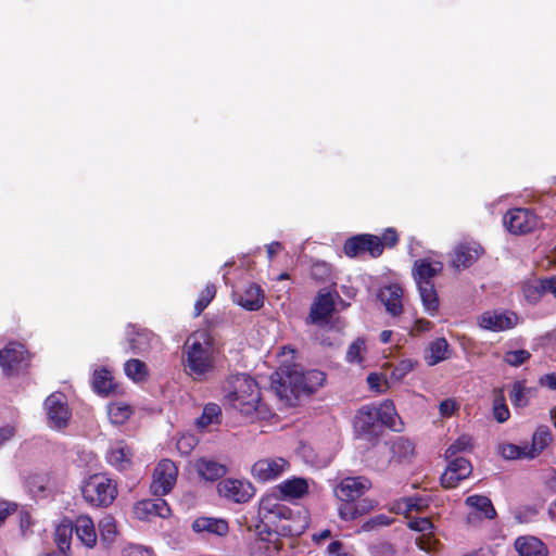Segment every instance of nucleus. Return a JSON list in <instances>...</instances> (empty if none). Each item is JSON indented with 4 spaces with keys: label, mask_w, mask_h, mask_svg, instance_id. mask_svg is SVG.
Wrapping results in <instances>:
<instances>
[{
    "label": "nucleus",
    "mask_w": 556,
    "mask_h": 556,
    "mask_svg": "<svg viewBox=\"0 0 556 556\" xmlns=\"http://www.w3.org/2000/svg\"><path fill=\"white\" fill-rule=\"evenodd\" d=\"M277 375L279 377L277 394L289 406H295L301 396L314 394L326 381L324 371L304 370L300 364L288 359L280 362Z\"/></svg>",
    "instance_id": "nucleus-1"
},
{
    "label": "nucleus",
    "mask_w": 556,
    "mask_h": 556,
    "mask_svg": "<svg viewBox=\"0 0 556 556\" xmlns=\"http://www.w3.org/2000/svg\"><path fill=\"white\" fill-rule=\"evenodd\" d=\"M214 352V340L206 330L190 333L182 346V363L186 371L194 378L212 371Z\"/></svg>",
    "instance_id": "nucleus-2"
},
{
    "label": "nucleus",
    "mask_w": 556,
    "mask_h": 556,
    "mask_svg": "<svg viewBox=\"0 0 556 556\" xmlns=\"http://www.w3.org/2000/svg\"><path fill=\"white\" fill-rule=\"evenodd\" d=\"M224 399L243 415L257 409L261 392L257 382L247 374L229 375L223 386Z\"/></svg>",
    "instance_id": "nucleus-3"
},
{
    "label": "nucleus",
    "mask_w": 556,
    "mask_h": 556,
    "mask_svg": "<svg viewBox=\"0 0 556 556\" xmlns=\"http://www.w3.org/2000/svg\"><path fill=\"white\" fill-rule=\"evenodd\" d=\"M371 488V482L368 478L346 477L337 485L334 493L336 496L342 502L339 507L340 517L344 520H354L359 515L367 513L372 505L363 503L355 504L354 502L365 494Z\"/></svg>",
    "instance_id": "nucleus-4"
},
{
    "label": "nucleus",
    "mask_w": 556,
    "mask_h": 556,
    "mask_svg": "<svg viewBox=\"0 0 556 556\" xmlns=\"http://www.w3.org/2000/svg\"><path fill=\"white\" fill-rule=\"evenodd\" d=\"M81 493L90 505L108 507L117 496V483L104 473H94L85 480Z\"/></svg>",
    "instance_id": "nucleus-5"
},
{
    "label": "nucleus",
    "mask_w": 556,
    "mask_h": 556,
    "mask_svg": "<svg viewBox=\"0 0 556 556\" xmlns=\"http://www.w3.org/2000/svg\"><path fill=\"white\" fill-rule=\"evenodd\" d=\"M286 516H290V507L281 503L276 495L263 496L258 505L260 534L262 535L263 532H266L268 535H277L279 526Z\"/></svg>",
    "instance_id": "nucleus-6"
},
{
    "label": "nucleus",
    "mask_w": 556,
    "mask_h": 556,
    "mask_svg": "<svg viewBox=\"0 0 556 556\" xmlns=\"http://www.w3.org/2000/svg\"><path fill=\"white\" fill-rule=\"evenodd\" d=\"M377 414L376 405L374 404L362 405L356 410L353 426L357 437L371 443L379 439L384 428Z\"/></svg>",
    "instance_id": "nucleus-7"
},
{
    "label": "nucleus",
    "mask_w": 556,
    "mask_h": 556,
    "mask_svg": "<svg viewBox=\"0 0 556 556\" xmlns=\"http://www.w3.org/2000/svg\"><path fill=\"white\" fill-rule=\"evenodd\" d=\"M43 407L48 418V426L51 429L60 431L68 426L72 410L64 393L53 392L48 395L43 402Z\"/></svg>",
    "instance_id": "nucleus-8"
},
{
    "label": "nucleus",
    "mask_w": 556,
    "mask_h": 556,
    "mask_svg": "<svg viewBox=\"0 0 556 556\" xmlns=\"http://www.w3.org/2000/svg\"><path fill=\"white\" fill-rule=\"evenodd\" d=\"M503 223L510 233L526 235L538 228L540 217L530 208L515 207L507 211Z\"/></svg>",
    "instance_id": "nucleus-9"
},
{
    "label": "nucleus",
    "mask_w": 556,
    "mask_h": 556,
    "mask_svg": "<svg viewBox=\"0 0 556 556\" xmlns=\"http://www.w3.org/2000/svg\"><path fill=\"white\" fill-rule=\"evenodd\" d=\"M343 253L350 257H358L368 253L372 258L382 255L379 237L370 233H359L348 238L343 243Z\"/></svg>",
    "instance_id": "nucleus-10"
},
{
    "label": "nucleus",
    "mask_w": 556,
    "mask_h": 556,
    "mask_svg": "<svg viewBox=\"0 0 556 556\" xmlns=\"http://www.w3.org/2000/svg\"><path fill=\"white\" fill-rule=\"evenodd\" d=\"M178 468L168 458L161 459L154 468L150 491L155 496L168 494L176 484Z\"/></svg>",
    "instance_id": "nucleus-11"
},
{
    "label": "nucleus",
    "mask_w": 556,
    "mask_h": 556,
    "mask_svg": "<svg viewBox=\"0 0 556 556\" xmlns=\"http://www.w3.org/2000/svg\"><path fill=\"white\" fill-rule=\"evenodd\" d=\"M28 366V353L24 345L9 343L0 350V367L8 377L17 375Z\"/></svg>",
    "instance_id": "nucleus-12"
},
{
    "label": "nucleus",
    "mask_w": 556,
    "mask_h": 556,
    "mask_svg": "<svg viewBox=\"0 0 556 556\" xmlns=\"http://www.w3.org/2000/svg\"><path fill=\"white\" fill-rule=\"evenodd\" d=\"M217 492L235 503H247L255 494V488L248 480L227 478L217 484Z\"/></svg>",
    "instance_id": "nucleus-13"
},
{
    "label": "nucleus",
    "mask_w": 556,
    "mask_h": 556,
    "mask_svg": "<svg viewBox=\"0 0 556 556\" xmlns=\"http://www.w3.org/2000/svg\"><path fill=\"white\" fill-rule=\"evenodd\" d=\"M289 466L282 457L262 458L253 464L251 475L256 481L265 483L281 477Z\"/></svg>",
    "instance_id": "nucleus-14"
},
{
    "label": "nucleus",
    "mask_w": 556,
    "mask_h": 556,
    "mask_svg": "<svg viewBox=\"0 0 556 556\" xmlns=\"http://www.w3.org/2000/svg\"><path fill=\"white\" fill-rule=\"evenodd\" d=\"M484 249L478 242H462L451 253V267L457 271L471 267L482 255Z\"/></svg>",
    "instance_id": "nucleus-15"
},
{
    "label": "nucleus",
    "mask_w": 556,
    "mask_h": 556,
    "mask_svg": "<svg viewBox=\"0 0 556 556\" xmlns=\"http://www.w3.org/2000/svg\"><path fill=\"white\" fill-rule=\"evenodd\" d=\"M445 471L441 475L440 481L444 489H455L460 481L467 479L472 472L471 463L465 457H452Z\"/></svg>",
    "instance_id": "nucleus-16"
},
{
    "label": "nucleus",
    "mask_w": 556,
    "mask_h": 556,
    "mask_svg": "<svg viewBox=\"0 0 556 556\" xmlns=\"http://www.w3.org/2000/svg\"><path fill=\"white\" fill-rule=\"evenodd\" d=\"M518 321V316L511 311L484 312L478 318V325L485 330L501 332L513 329Z\"/></svg>",
    "instance_id": "nucleus-17"
},
{
    "label": "nucleus",
    "mask_w": 556,
    "mask_h": 556,
    "mask_svg": "<svg viewBox=\"0 0 556 556\" xmlns=\"http://www.w3.org/2000/svg\"><path fill=\"white\" fill-rule=\"evenodd\" d=\"M443 270V263L430 257L418 258L412 269L413 278L417 286L434 285L432 279Z\"/></svg>",
    "instance_id": "nucleus-18"
},
{
    "label": "nucleus",
    "mask_w": 556,
    "mask_h": 556,
    "mask_svg": "<svg viewBox=\"0 0 556 556\" xmlns=\"http://www.w3.org/2000/svg\"><path fill=\"white\" fill-rule=\"evenodd\" d=\"M404 290L399 283H390L380 288L377 296L383 303L386 311L393 317L403 313Z\"/></svg>",
    "instance_id": "nucleus-19"
},
{
    "label": "nucleus",
    "mask_w": 556,
    "mask_h": 556,
    "mask_svg": "<svg viewBox=\"0 0 556 556\" xmlns=\"http://www.w3.org/2000/svg\"><path fill=\"white\" fill-rule=\"evenodd\" d=\"M134 451L124 441H116L108 454V463L118 471H126L132 466Z\"/></svg>",
    "instance_id": "nucleus-20"
},
{
    "label": "nucleus",
    "mask_w": 556,
    "mask_h": 556,
    "mask_svg": "<svg viewBox=\"0 0 556 556\" xmlns=\"http://www.w3.org/2000/svg\"><path fill=\"white\" fill-rule=\"evenodd\" d=\"M134 509L138 519H148L151 516L166 518L170 515V508L162 496L139 501Z\"/></svg>",
    "instance_id": "nucleus-21"
},
{
    "label": "nucleus",
    "mask_w": 556,
    "mask_h": 556,
    "mask_svg": "<svg viewBox=\"0 0 556 556\" xmlns=\"http://www.w3.org/2000/svg\"><path fill=\"white\" fill-rule=\"evenodd\" d=\"M129 350L134 354H143L151 349L154 334L148 329H136L129 326L126 330Z\"/></svg>",
    "instance_id": "nucleus-22"
},
{
    "label": "nucleus",
    "mask_w": 556,
    "mask_h": 556,
    "mask_svg": "<svg viewBox=\"0 0 556 556\" xmlns=\"http://www.w3.org/2000/svg\"><path fill=\"white\" fill-rule=\"evenodd\" d=\"M194 467L201 478L212 482L217 481L228 472L226 465L206 457L197 459Z\"/></svg>",
    "instance_id": "nucleus-23"
},
{
    "label": "nucleus",
    "mask_w": 556,
    "mask_h": 556,
    "mask_svg": "<svg viewBox=\"0 0 556 556\" xmlns=\"http://www.w3.org/2000/svg\"><path fill=\"white\" fill-rule=\"evenodd\" d=\"M76 538L88 548H92L97 543V532L94 523L89 516H78L73 523Z\"/></svg>",
    "instance_id": "nucleus-24"
},
{
    "label": "nucleus",
    "mask_w": 556,
    "mask_h": 556,
    "mask_svg": "<svg viewBox=\"0 0 556 556\" xmlns=\"http://www.w3.org/2000/svg\"><path fill=\"white\" fill-rule=\"evenodd\" d=\"M279 527L278 536H299L305 531L307 520L300 511L294 513L290 508V516H286Z\"/></svg>",
    "instance_id": "nucleus-25"
},
{
    "label": "nucleus",
    "mask_w": 556,
    "mask_h": 556,
    "mask_svg": "<svg viewBox=\"0 0 556 556\" xmlns=\"http://www.w3.org/2000/svg\"><path fill=\"white\" fill-rule=\"evenodd\" d=\"M515 547L519 556H548L546 544L535 536H519Z\"/></svg>",
    "instance_id": "nucleus-26"
},
{
    "label": "nucleus",
    "mask_w": 556,
    "mask_h": 556,
    "mask_svg": "<svg viewBox=\"0 0 556 556\" xmlns=\"http://www.w3.org/2000/svg\"><path fill=\"white\" fill-rule=\"evenodd\" d=\"M237 303L247 311H258L264 304V293L261 287L254 282H249L239 295Z\"/></svg>",
    "instance_id": "nucleus-27"
},
{
    "label": "nucleus",
    "mask_w": 556,
    "mask_h": 556,
    "mask_svg": "<svg viewBox=\"0 0 556 556\" xmlns=\"http://www.w3.org/2000/svg\"><path fill=\"white\" fill-rule=\"evenodd\" d=\"M334 311V302L329 292L318 293L316 301L314 302L309 317L312 323L326 320Z\"/></svg>",
    "instance_id": "nucleus-28"
},
{
    "label": "nucleus",
    "mask_w": 556,
    "mask_h": 556,
    "mask_svg": "<svg viewBox=\"0 0 556 556\" xmlns=\"http://www.w3.org/2000/svg\"><path fill=\"white\" fill-rule=\"evenodd\" d=\"M429 354L426 355V363L429 366H434L451 357L450 344L445 338H437L431 341L428 346Z\"/></svg>",
    "instance_id": "nucleus-29"
},
{
    "label": "nucleus",
    "mask_w": 556,
    "mask_h": 556,
    "mask_svg": "<svg viewBox=\"0 0 556 556\" xmlns=\"http://www.w3.org/2000/svg\"><path fill=\"white\" fill-rule=\"evenodd\" d=\"M194 532H208L217 535H225L228 530V523L224 519L199 517L192 523Z\"/></svg>",
    "instance_id": "nucleus-30"
},
{
    "label": "nucleus",
    "mask_w": 556,
    "mask_h": 556,
    "mask_svg": "<svg viewBox=\"0 0 556 556\" xmlns=\"http://www.w3.org/2000/svg\"><path fill=\"white\" fill-rule=\"evenodd\" d=\"M277 489L283 497L301 498L308 493L307 481L303 478H291L282 481Z\"/></svg>",
    "instance_id": "nucleus-31"
},
{
    "label": "nucleus",
    "mask_w": 556,
    "mask_h": 556,
    "mask_svg": "<svg viewBox=\"0 0 556 556\" xmlns=\"http://www.w3.org/2000/svg\"><path fill=\"white\" fill-rule=\"evenodd\" d=\"M92 387L98 394L109 395L115 389V382L112 372L105 367L96 369L92 378Z\"/></svg>",
    "instance_id": "nucleus-32"
},
{
    "label": "nucleus",
    "mask_w": 556,
    "mask_h": 556,
    "mask_svg": "<svg viewBox=\"0 0 556 556\" xmlns=\"http://www.w3.org/2000/svg\"><path fill=\"white\" fill-rule=\"evenodd\" d=\"M376 412L379 420H381V425L383 428H389L394 431H399L400 429L396 427V420L399 419V415L395 409V405L392 400H384L380 403L379 406H376Z\"/></svg>",
    "instance_id": "nucleus-33"
},
{
    "label": "nucleus",
    "mask_w": 556,
    "mask_h": 556,
    "mask_svg": "<svg viewBox=\"0 0 556 556\" xmlns=\"http://www.w3.org/2000/svg\"><path fill=\"white\" fill-rule=\"evenodd\" d=\"M552 441V433L547 426H540L532 434L531 445H528L530 457L535 458Z\"/></svg>",
    "instance_id": "nucleus-34"
},
{
    "label": "nucleus",
    "mask_w": 556,
    "mask_h": 556,
    "mask_svg": "<svg viewBox=\"0 0 556 556\" xmlns=\"http://www.w3.org/2000/svg\"><path fill=\"white\" fill-rule=\"evenodd\" d=\"M465 503L467 506L481 513L486 519H493L496 516V510L488 496L473 494L468 496Z\"/></svg>",
    "instance_id": "nucleus-35"
},
{
    "label": "nucleus",
    "mask_w": 556,
    "mask_h": 556,
    "mask_svg": "<svg viewBox=\"0 0 556 556\" xmlns=\"http://www.w3.org/2000/svg\"><path fill=\"white\" fill-rule=\"evenodd\" d=\"M73 532L74 527L71 521L64 520L56 527L54 542L61 553L66 554L70 551Z\"/></svg>",
    "instance_id": "nucleus-36"
},
{
    "label": "nucleus",
    "mask_w": 556,
    "mask_h": 556,
    "mask_svg": "<svg viewBox=\"0 0 556 556\" xmlns=\"http://www.w3.org/2000/svg\"><path fill=\"white\" fill-rule=\"evenodd\" d=\"M425 311L434 316L439 309V296L434 285L417 286Z\"/></svg>",
    "instance_id": "nucleus-37"
},
{
    "label": "nucleus",
    "mask_w": 556,
    "mask_h": 556,
    "mask_svg": "<svg viewBox=\"0 0 556 556\" xmlns=\"http://www.w3.org/2000/svg\"><path fill=\"white\" fill-rule=\"evenodd\" d=\"M132 413L131 406L124 402H114L108 406L109 419L114 425H124Z\"/></svg>",
    "instance_id": "nucleus-38"
},
{
    "label": "nucleus",
    "mask_w": 556,
    "mask_h": 556,
    "mask_svg": "<svg viewBox=\"0 0 556 556\" xmlns=\"http://www.w3.org/2000/svg\"><path fill=\"white\" fill-rule=\"evenodd\" d=\"M522 294L529 304H536L546 293L543 279L528 280L521 286Z\"/></svg>",
    "instance_id": "nucleus-39"
},
{
    "label": "nucleus",
    "mask_w": 556,
    "mask_h": 556,
    "mask_svg": "<svg viewBox=\"0 0 556 556\" xmlns=\"http://www.w3.org/2000/svg\"><path fill=\"white\" fill-rule=\"evenodd\" d=\"M222 409L215 403H208L203 407L202 415L197 419L199 428H206L213 424H220Z\"/></svg>",
    "instance_id": "nucleus-40"
},
{
    "label": "nucleus",
    "mask_w": 556,
    "mask_h": 556,
    "mask_svg": "<svg viewBox=\"0 0 556 556\" xmlns=\"http://www.w3.org/2000/svg\"><path fill=\"white\" fill-rule=\"evenodd\" d=\"M124 370L127 377L136 382L144 381L149 376L147 365L137 358L128 359L125 363Z\"/></svg>",
    "instance_id": "nucleus-41"
},
{
    "label": "nucleus",
    "mask_w": 556,
    "mask_h": 556,
    "mask_svg": "<svg viewBox=\"0 0 556 556\" xmlns=\"http://www.w3.org/2000/svg\"><path fill=\"white\" fill-rule=\"evenodd\" d=\"M99 533L101 543L110 545L114 541L117 527L112 516H105L99 521Z\"/></svg>",
    "instance_id": "nucleus-42"
},
{
    "label": "nucleus",
    "mask_w": 556,
    "mask_h": 556,
    "mask_svg": "<svg viewBox=\"0 0 556 556\" xmlns=\"http://www.w3.org/2000/svg\"><path fill=\"white\" fill-rule=\"evenodd\" d=\"M492 413L494 419L500 424H503L509 419L510 413L508 406L506 405L503 391H498L495 394L493 399Z\"/></svg>",
    "instance_id": "nucleus-43"
},
{
    "label": "nucleus",
    "mask_w": 556,
    "mask_h": 556,
    "mask_svg": "<svg viewBox=\"0 0 556 556\" xmlns=\"http://www.w3.org/2000/svg\"><path fill=\"white\" fill-rule=\"evenodd\" d=\"M311 277L320 283L329 282L332 279L331 265L325 261H316L311 266Z\"/></svg>",
    "instance_id": "nucleus-44"
},
{
    "label": "nucleus",
    "mask_w": 556,
    "mask_h": 556,
    "mask_svg": "<svg viewBox=\"0 0 556 556\" xmlns=\"http://www.w3.org/2000/svg\"><path fill=\"white\" fill-rule=\"evenodd\" d=\"M501 455L505 459H532L530 457L528 445H517L513 443H506L501 445Z\"/></svg>",
    "instance_id": "nucleus-45"
},
{
    "label": "nucleus",
    "mask_w": 556,
    "mask_h": 556,
    "mask_svg": "<svg viewBox=\"0 0 556 556\" xmlns=\"http://www.w3.org/2000/svg\"><path fill=\"white\" fill-rule=\"evenodd\" d=\"M216 295V287L214 283H207L201 291L199 299L194 303V316L198 317L210 305Z\"/></svg>",
    "instance_id": "nucleus-46"
},
{
    "label": "nucleus",
    "mask_w": 556,
    "mask_h": 556,
    "mask_svg": "<svg viewBox=\"0 0 556 556\" xmlns=\"http://www.w3.org/2000/svg\"><path fill=\"white\" fill-rule=\"evenodd\" d=\"M472 448V439L468 434L458 437L446 450L445 458L457 457L456 455L460 452H465Z\"/></svg>",
    "instance_id": "nucleus-47"
},
{
    "label": "nucleus",
    "mask_w": 556,
    "mask_h": 556,
    "mask_svg": "<svg viewBox=\"0 0 556 556\" xmlns=\"http://www.w3.org/2000/svg\"><path fill=\"white\" fill-rule=\"evenodd\" d=\"M528 390L521 381H516L513 384L509 393V400L515 407H525L528 405Z\"/></svg>",
    "instance_id": "nucleus-48"
},
{
    "label": "nucleus",
    "mask_w": 556,
    "mask_h": 556,
    "mask_svg": "<svg viewBox=\"0 0 556 556\" xmlns=\"http://www.w3.org/2000/svg\"><path fill=\"white\" fill-rule=\"evenodd\" d=\"M418 366V362L405 358L397 362V364L393 367L391 371V377L395 380H402L405 378L410 371H413Z\"/></svg>",
    "instance_id": "nucleus-49"
},
{
    "label": "nucleus",
    "mask_w": 556,
    "mask_h": 556,
    "mask_svg": "<svg viewBox=\"0 0 556 556\" xmlns=\"http://www.w3.org/2000/svg\"><path fill=\"white\" fill-rule=\"evenodd\" d=\"M531 357V354L529 351L520 349L515 351H507L504 354V362L513 367H519L526 362H528Z\"/></svg>",
    "instance_id": "nucleus-50"
},
{
    "label": "nucleus",
    "mask_w": 556,
    "mask_h": 556,
    "mask_svg": "<svg viewBox=\"0 0 556 556\" xmlns=\"http://www.w3.org/2000/svg\"><path fill=\"white\" fill-rule=\"evenodd\" d=\"M363 349H365V341L363 339L358 338L353 341L346 351L348 362L361 364L363 362V357L361 355Z\"/></svg>",
    "instance_id": "nucleus-51"
},
{
    "label": "nucleus",
    "mask_w": 556,
    "mask_h": 556,
    "mask_svg": "<svg viewBox=\"0 0 556 556\" xmlns=\"http://www.w3.org/2000/svg\"><path fill=\"white\" fill-rule=\"evenodd\" d=\"M407 526L410 530L422 532L424 534L431 532L434 528L431 519L428 517H414L409 519Z\"/></svg>",
    "instance_id": "nucleus-52"
},
{
    "label": "nucleus",
    "mask_w": 556,
    "mask_h": 556,
    "mask_svg": "<svg viewBox=\"0 0 556 556\" xmlns=\"http://www.w3.org/2000/svg\"><path fill=\"white\" fill-rule=\"evenodd\" d=\"M393 452L400 457H409L415 452V445L410 440L400 438L393 444Z\"/></svg>",
    "instance_id": "nucleus-53"
},
{
    "label": "nucleus",
    "mask_w": 556,
    "mask_h": 556,
    "mask_svg": "<svg viewBox=\"0 0 556 556\" xmlns=\"http://www.w3.org/2000/svg\"><path fill=\"white\" fill-rule=\"evenodd\" d=\"M439 543V540L434 538L432 531L422 534L417 540V545L419 546V548L427 553L434 552L438 548Z\"/></svg>",
    "instance_id": "nucleus-54"
},
{
    "label": "nucleus",
    "mask_w": 556,
    "mask_h": 556,
    "mask_svg": "<svg viewBox=\"0 0 556 556\" xmlns=\"http://www.w3.org/2000/svg\"><path fill=\"white\" fill-rule=\"evenodd\" d=\"M381 242L382 251L387 249H393L399 243V233L394 228H387L382 236L379 237Z\"/></svg>",
    "instance_id": "nucleus-55"
},
{
    "label": "nucleus",
    "mask_w": 556,
    "mask_h": 556,
    "mask_svg": "<svg viewBox=\"0 0 556 556\" xmlns=\"http://www.w3.org/2000/svg\"><path fill=\"white\" fill-rule=\"evenodd\" d=\"M433 325L430 320L425 318H418L415 320L414 326L409 330L410 336H419L424 332H428L432 329Z\"/></svg>",
    "instance_id": "nucleus-56"
},
{
    "label": "nucleus",
    "mask_w": 556,
    "mask_h": 556,
    "mask_svg": "<svg viewBox=\"0 0 556 556\" xmlns=\"http://www.w3.org/2000/svg\"><path fill=\"white\" fill-rule=\"evenodd\" d=\"M390 522H391V520L389 519V517H387L384 515H379V516H376V517L370 518L369 520H367L363 525V529L366 530V531H369V530L375 529L378 526H389Z\"/></svg>",
    "instance_id": "nucleus-57"
},
{
    "label": "nucleus",
    "mask_w": 556,
    "mask_h": 556,
    "mask_svg": "<svg viewBox=\"0 0 556 556\" xmlns=\"http://www.w3.org/2000/svg\"><path fill=\"white\" fill-rule=\"evenodd\" d=\"M123 556H151L150 551L141 545H129L123 549Z\"/></svg>",
    "instance_id": "nucleus-58"
},
{
    "label": "nucleus",
    "mask_w": 556,
    "mask_h": 556,
    "mask_svg": "<svg viewBox=\"0 0 556 556\" xmlns=\"http://www.w3.org/2000/svg\"><path fill=\"white\" fill-rule=\"evenodd\" d=\"M16 504L0 502V527L5 521V519L16 510Z\"/></svg>",
    "instance_id": "nucleus-59"
},
{
    "label": "nucleus",
    "mask_w": 556,
    "mask_h": 556,
    "mask_svg": "<svg viewBox=\"0 0 556 556\" xmlns=\"http://www.w3.org/2000/svg\"><path fill=\"white\" fill-rule=\"evenodd\" d=\"M381 382H382V379H381V376L376 374V372H371L367 376V383L369 386V388L376 392H384L386 389H381Z\"/></svg>",
    "instance_id": "nucleus-60"
},
{
    "label": "nucleus",
    "mask_w": 556,
    "mask_h": 556,
    "mask_svg": "<svg viewBox=\"0 0 556 556\" xmlns=\"http://www.w3.org/2000/svg\"><path fill=\"white\" fill-rule=\"evenodd\" d=\"M456 409V403L453 400H444L439 405L442 416H451Z\"/></svg>",
    "instance_id": "nucleus-61"
},
{
    "label": "nucleus",
    "mask_w": 556,
    "mask_h": 556,
    "mask_svg": "<svg viewBox=\"0 0 556 556\" xmlns=\"http://www.w3.org/2000/svg\"><path fill=\"white\" fill-rule=\"evenodd\" d=\"M30 526H31V517H30L29 513L21 511L20 527H21V530H22V533L24 536L26 535V531L30 528Z\"/></svg>",
    "instance_id": "nucleus-62"
},
{
    "label": "nucleus",
    "mask_w": 556,
    "mask_h": 556,
    "mask_svg": "<svg viewBox=\"0 0 556 556\" xmlns=\"http://www.w3.org/2000/svg\"><path fill=\"white\" fill-rule=\"evenodd\" d=\"M541 384L551 390H556V374H547L541 378Z\"/></svg>",
    "instance_id": "nucleus-63"
},
{
    "label": "nucleus",
    "mask_w": 556,
    "mask_h": 556,
    "mask_svg": "<svg viewBox=\"0 0 556 556\" xmlns=\"http://www.w3.org/2000/svg\"><path fill=\"white\" fill-rule=\"evenodd\" d=\"M543 283L545 287V291L552 293L556 298V275L544 278Z\"/></svg>",
    "instance_id": "nucleus-64"
}]
</instances>
